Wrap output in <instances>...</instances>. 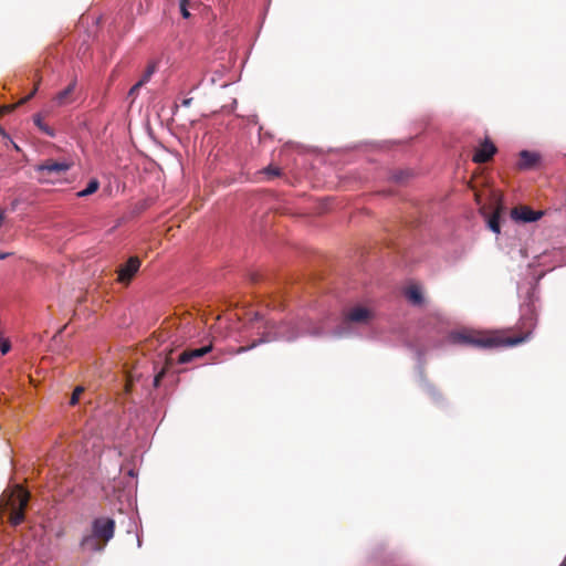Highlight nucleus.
I'll return each mask as SVG.
<instances>
[{"mask_svg": "<svg viewBox=\"0 0 566 566\" xmlns=\"http://www.w3.org/2000/svg\"><path fill=\"white\" fill-rule=\"evenodd\" d=\"M191 102H192V98H185V99L182 101V105H184V106H186V107H188V106H190Z\"/></svg>", "mask_w": 566, "mask_h": 566, "instance_id": "bb28decb", "label": "nucleus"}, {"mask_svg": "<svg viewBox=\"0 0 566 566\" xmlns=\"http://www.w3.org/2000/svg\"><path fill=\"white\" fill-rule=\"evenodd\" d=\"M39 83H40V82H36V83H35V86H34V88L31 91V93H30L29 95H27L24 98H22V99H21L17 105L2 106V107L0 108V115H3V114H6V113H9V112H11L12 109H14L18 105H22V104L27 103L28 101H30V99L34 96V94L36 93L38 87H39Z\"/></svg>", "mask_w": 566, "mask_h": 566, "instance_id": "a211bd4d", "label": "nucleus"}, {"mask_svg": "<svg viewBox=\"0 0 566 566\" xmlns=\"http://www.w3.org/2000/svg\"><path fill=\"white\" fill-rule=\"evenodd\" d=\"M187 3H190V0H180L179 8L180 13L185 19H188L190 17L189 9L187 8Z\"/></svg>", "mask_w": 566, "mask_h": 566, "instance_id": "5701e85b", "label": "nucleus"}, {"mask_svg": "<svg viewBox=\"0 0 566 566\" xmlns=\"http://www.w3.org/2000/svg\"><path fill=\"white\" fill-rule=\"evenodd\" d=\"M142 261L138 256H130L124 264L117 269V282L128 285L136 273L139 271Z\"/></svg>", "mask_w": 566, "mask_h": 566, "instance_id": "0eeeda50", "label": "nucleus"}, {"mask_svg": "<svg viewBox=\"0 0 566 566\" xmlns=\"http://www.w3.org/2000/svg\"><path fill=\"white\" fill-rule=\"evenodd\" d=\"M30 494L22 486L15 485L9 494L4 511H9V522L13 526L20 525L24 521V512L28 506Z\"/></svg>", "mask_w": 566, "mask_h": 566, "instance_id": "39448f33", "label": "nucleus"}, {"mask_svg": "<svg viewBox=\"0 0 566 566\" xmlns=\"http://www.w3.org/2000/svg\"><path fill=\"white\" fill-rule=\"evenodd\" d=\"M537 325V312L533 302L522 307V314L516 325V335H507L509 331H500L502 334L503 347L516 346L530 339Z\"/></svg>", "mask_w": 566, "mask_h": 566, "instance_id": "f03ea898", "label": "nucleus"}, {"mask_svg": "<svg viewBox=\"0 0 566 566\" xmlns=\"http://www.w3.org/2000/svg\"><path fill=\"white\" fill-rule=\"evenodd\" d=\"M75 87H76V82L75 81L71 82L63 91H61L60 93L56 94V96L54 97V102L59 106H64V105L72 103L74 101L73 94H74Z\"/></svg>", "mask_w": 566, "mask_h": 566, "instance_id": "ddd939ff", "label": "nucleus"}, {"mask_svg": "<svg viewBox=\"0 0 566 566\" xmlns=\"http://www.w3.org/2000/svg\"><path fill=\"white\" fill-rule=\"evenodd\" d=\"M10 254L11 253H9V252H0V260L8 258Z\"/></svg>", "mask_w": 566, "mask_h": 566, "instance_id": "c756f323", "label": "nucleus"}, {"mask_svg": "<svg viewBox=\"0 0 566 566\" xmlns=\"http://www.w3.org/2000/svg\"><path fill=\"white\" fill-rule=\"evenodd\" d=\"M83 392H84V387H82V386L75 387V389L72 392L71 399H70V405L75 406L78 402L80 397Z\"/></svg>", "mask_w": 566, "mask_h": 566, "instance_id": "412c9836", "label": "nucleus"}, {"mask_svg": "<svg viewBox=\"0 0 566 566\" xmlns=\"http://www.w3.org/2000/svg\"><path fill=\"white\" fill-rule=\"evenodd\" d=\"M99 188V181L97 179H91L85 189L77 192L78 197H87L96 192Z\"/></svg>", "mask_w": 566, "mask_h": 566, "instance_id": "6ab92c4d", "label": "nucleus"}, {"mask_svg": "<svg viewBox=\"0 0 566 566\" xmlns=\"http://www.w3.org/2000/svg\"><path fill=\"white\" fill-rule=\"evenodd\" d=\"M174 365H175V361L171 357H167L165 359V364L155 375V378H154L155 387H159L161 379L165 378L171 371Z\"/></svg>", "mask_w": 566, "mask_h": 566, "instance_id": "4468645a", "label": "nucleus"}, {"mask_svg": "<svg viewBox=\"0 0 566 566\" xmlns=\"http://www.w3.org/2000/svg\"><path fill=\"white\" fill-rule=\"evenodd\" d=\"M3 221H4V211L0 210V227L2 226Z\"/></svg>", "mask_w": 566, "mask_h": 566, "instance_id": "c85d7f7f", "label": "nucleus"}, {"mask_svg": "<svg viewBox=\"0 0 566 566\" xmlns=\"http://www.w3.org/2000/svg\"><path fill=\"white\" fill-rule=\"evenodd\" d=\"M196 7H197V2L196 1L190 0V3H187V8L188 9H190V8L193 9Z\"/></svg>", "mask_w": 566, "mask_h": 566, "instance_id": "cd10ccee", "label": "nucleus"}, {"mask_svg": "<svg viewBox=\"0 0 566 566\" xmlns=\"http://www.w3.org/2000/svg\"><path fill=\"white\" fill-rule=\"evenodd\" d=\"M502 207L499 206L494 213L489 218L488 226L489 229L492 230L494 233H500V216H501Z\"/></svg>", "mask_w": 566, "mask_h": 566, "instance_id": "dca6fc26", "label": "nucleus"}, {"mask_svg": "<svg viewBox=\"0 0 566 566\" xmlns=\"http://www.w3.org/2000/svg\"><path fill=\"white\" fill-rule=\"evenodd\" d=\"M10 342L8 339H1L0 338V350L4 355L10 350Z\"/></svg>", "mask_w": 566, "mask_h": 566, "instance_id": "393cba45", "label": "nucleus"}, {"mask_svg": "<svg viewBox=\"0 0 566 566\" xmlns=\"http://www.w3.org/2000/svg\"><path fill=\"white\" fill-rule=\"evenodd\" d=\"M495 145L488 138L475 149L473 154V161L478 164H484L492 159L496 153Z\"/></svg>", "mask_w": 566, "mask_h": 566, "instance_id": "1a4fd4ad", "label": "nucleus"}, {"mask_svg": "<svg viewBox=\"0 0 566 566\" xmlns=\"http://www.w3.org/2000/svg\"><path fill=\"white\" fill-rule=\"evenodd\" d=\"M143 86H144V84L138 81L135 85H133L130 87L128 95L132 97H135L138 94V91L140 90V87H143Z\"/></svg>", "mask_w": 566, "mask_h": 566, "instance_id": "b1692460", "label": "nucleus"}, {"mask_svg": "<svg viewBox=\"0 0 566 566\" xmlns=\"http://www.w3.org/2000/svg\"><path fill=\"white\" fill-rule=\"evenodd\" d=\"M429 391H430V394H431L432 396H434V397H436V396L440 397V392L437 390V388H436L434 386L430 385V386H429Z\"/></svg>", "mask_w": 566, "mask_h": 566, "instance_id": "a878e982", "label": "nucleus"}, {"mask_svg": "<svg viewBox=\"0 0 566 566\" xmlns=\"http://www.w3.org/2000/svg\"><path fill=\"white\" fill-rule=\"evenodd\" d=\"M406 296L415 305H420L423 302L422 292L417 285L409 286L406 291Z\"/></svg>", "mask_w": 566, "mask_h": 566, "instance_id": "2eb2a0df", "label": "nucleus"}, {"mask_svg": "<svg viewBox=\"0 0 566 566\" xmlns=\"http://www.w3.org/2000/svg\"><path fill=\"white\" fill-rule=\"evenodd\" d=\"M543 216L541 211H534L527 206H518L512 209L511 217L516 221L533 222Z\"/></svg>", "mask_w": 566, "mask_h": 566, "instance_id": "9d476101", "label": "nucleus"}, {"mask_svg": "<svg viewBox=\"0 0 566 566\" xmlns=\"http://www.w3.org/2000/svg\"><path fill=\"white\" fill-rule=\"evenodd\" d=\"M263 174H265L269 179H273L281 175V170L277 167L269 166L263 170Z\"/></svg>", "mask_w": 566, "mask_h": 566, "instance_id": "4be33fe9", "label": "nucleus"}, {"mask_svg": "<svg viewBox=\"0 0 566 566\" xmlns=\"http://www.w3.org/2000/svg\"><path fill=\"white\" fill-rule=\"evenodd\" d=\"M298 337V333L296 331L295 325L292 323H280V324H272L271 326L266 327V332H264L263 336L259 340H254L250 346H241L239 347L235 353L241 354L244 353L251 348H254L261 343L265 342H272L277 339H284L287 342H293Z\"/></svg>", "mask_w": 566, "mask_h": 566, "instance_id": "20e7f679", "label": "nucleus"}, {"mask_svg": "<svg viewBox=\"0 0 566 566\" xmlns=\"http://www.w3.org/2000/svg\"><path fill=\"white\" fill-rule=\"evenodd\" d=\"M539 155L528 150H522L520 153V160L517 167L521 170L533 169L539 163Z\"/></svg>", "mask_w": 566, "mask_h": 566, "instance_id": "f8f14e48", "label": "nucleus"}, {"mask_svg": "<svg viewBox=\"0 0 566 566\" xmlns=\"http://www.w3.org/2000/svg\"><path fill=\"white\" fill-rule=\"evenodd\" d=\"M67 163H60L53 159H48L36 167L42 181H51V177H60L70 169Z\"/></svg>", "mask_w": 566, "mask_h": 566, "instance_id": "423d86ee", "label": "nucleus"}, {"mask_svg": "<svg viewBox=\"0 0 566 566\" xmlns=\"http://www.w3.org/2000/svg\"><path fill=\"white\" fill-rule=\"evenodd\" d=\"M212 346H202L200 348L185 349L178 357V364H188L197 358H200L211 352Z\"/></svg>", "mask_w": 566, "mask_h": 566, "instance_id": "9b49d317", "label": "nucleus"}, {"mask_svg": "<svg viewBox=\"0 0 566 566\" xmlns=\"http://www.w3.org/2000/svg\"><path fill=\"white\" fill-rule=\"evenodd\" d=\"M374 317L371 310L365 306H353L345 313V323L368 324Z\"/></svg>", "mask_w": 566, "mask_h": 566, "instance_id": "6e6552de", "label": "nucleus"}, {"mask_svg": "<svg viewBox=\"0 0 566 566\" xmlns=\"http://www.w3.org/2000/svg\"><path fill=\"white\" fill-rule=\"evenodd\" d=\"M454 343L471 345L480 348L503 347L502 334L500 331L476 332L464 331L452 334Z\"/></svg>", "mask_w": 566, "mask_h": 566, "instance_id": "7ed1b4c3", "label": "nucleus"}, {"mask_svg": "<svg viewBox=\"0 0 566 566\" xmlns=\"http://www.w3.org/2000/svg\"><path fill=\"white\" fill-rule=\"evenodd\" d=\"M157 69H158V62H157V61H150V62L147 64V66H146V69H145V71H144V73H143V75H142L140 80H139V82H142L144 85H145L146 83H148V82L150 81L151 76H153V75L155 74V72L157 71Z\"/></svg>", "mask_w": 566, "mask_h": 566, "instance_id": "f3484780", "label": "nucleus"}, {"mask_svg": "<svg viewBox=\"0 0 566 566\" xmlns=\"http://www.w3.org/2000/svg\"><path fill=\"white\" fill-rule=\"evenodd\" d=\"M33 120L38 128L45 135L50 137H53L55 135L54 129L50 127L48 124H45L40 115H35L33 117Z\"/></svg>", "mask_w": 566, "mask_h": 566, "instance_id": "aec40b11", "label": "nucleus"}, {"mask_svg": "<svg viewBox=\"0 0 566 566\" xmlns=\"http://www.w3.org/2000/svg\"><path fill=\"white\" fill-rule=\"evenodd\" d=\"M130 385H132V381H130V379H128V380H127V385H126V390H129Z\"/></svg>", "mask_w": 566, "mask_h": 566, "instance_id": "7c9ffc66", "label": "nucleus"}, {"mask_svg": "<svg viewBox=\"0 0 566 566\" xmlns=\"http://www.w3.org/2000/svg\"><path fill=\"white\" fill-rule=\"evenodd\" d=\"M115 521L111 517L101 516L93 520L91 533L82 537L80 546L83 551L102 552L107 543L114 537Z\"/></svg>", "mask_w": 566, "mask_h": 566, "instance_id": "f257e3e1", "label": "nucleus"}]
</instances>
